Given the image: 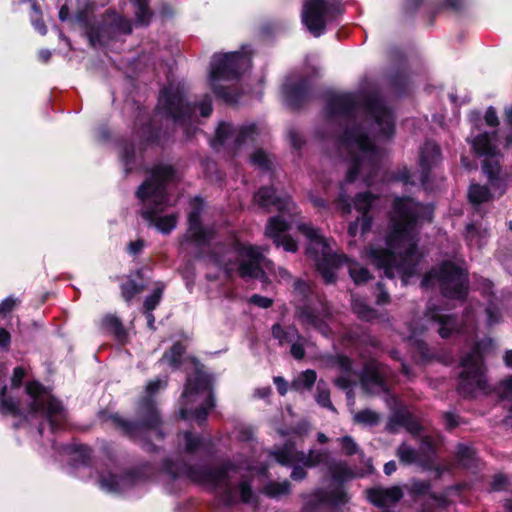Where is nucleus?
Listing matches in <instances>:
<instances>
[{"mask_svg": "<svg viewBox=\"0 0 512 512\" xmlns=\"http://www.w3.org/2000/svg\"><path fill=\"white\" fill-rule=\"evenodd\" d=\"M432 217V206L408 197L395 198L385 248L369 247L366 253L370 262L382 270L385 277L391 279L398 275L406 285L416 274L422 258L417 249L418 227L424 221L430 222Z\"/></svg>", "mask_w": 512, "mask_h": 512, "instance_id": "nucleus-1", "label": "nucleus"}, {"mask_svg": "<svg viewBox=\"0 0 512 512\" xmlns=\"http://www.w3.org/2000/svg\"><path fill=\"white\" fill-rule=\"evenodd\" d=\"M192 209L188 215V230L186 239L192 242L199 250L205 248L213 249L208 252L210 262L223 268L227 273L237 270L242 278H262L263 269L278 276L281 280L290 281L291 273L284 267H278L274 271V264L264 256L267 249L246 245L241 243L235 235L229 238L228 245L215 242V233L212 228L203 227L200 220L201 212L204 208V202L201 198H194L191 201Z\"/></svg>", "mask_w": 512, "mask_h": 512, "instance_id": "nucleus-2", "label": "nucleus"}, {"mask_svg": "<svg viewBox=\"0 0 512 512\" xmlns=\"http://www.w3.org/2000/svg\"><path fill=\"white\" fill-rule=\"evenodd\" d=\"M394 133V115L376 93L360 97L354 94V181L360 173H375L381 160L377 139H388Z\"/></svg>", "mask_w": 512, "mask_h": 512, "instance_id": "nucleus-3", "label": "nucleus"}, {"mask_svg": "<svg viewBox=\"0 0 512 512\" xmlns=\"http://www.w3.org/2000/svg\"><path fill=\"white\" fill-rule=\"evenodd\" d=\"M167 472L173 477L185 476L192 482L203 485L214 491L221 501L226 504L238 501L249 503L253 498L250 480L242 471L252 473L254 468L250 464L225 463L221 467L189 466L185 463L179 465H166Z\"/></svg>", "mask_w": 512, "mask_h": 512, "instance_id": "nucleus-4", "label": "nucleus"}, {"mask_svg": "<svg viewBox=\"0 0 512 512\" xmlns=\"http://www.w3.org/2000/svg\"><path fill=\"white\" fill-rule=\"evenodd\" d=\"M172 166L159 164L152 168L150 178L137 190V197L143 208L142 217L164 234L170 233L177 224L178 214L162 215L166 208L173 206L167 193L168 185L174 181Z\"/></svg>", "mask_w": 512, "mask_h": 512, "instance_id": "nucleus-5", "label": "nucleus"}, {"mask_svg": "<svg viewBox=\"0 0 512 512\" xmlns=\"http://www.w3.org/2000/svg\"><path fill=\"white\" fill-rule=\"evenodd\" d=\"M6 385L0 388V410L3 414L23 416L25 419L44 417L52 430L59 429L66 420L63 406L49 390L39 382H28L25 388L27 402L24 404L11 395H7Z\"/></svg>", "mask_w": 512, "mask_h": 512, "instance_id": "nucleus-6", "label": "nucleus"}, {"mask_svg": "<svg viewBox=\"0 0 512 512\" xmlns=\"http://www.w3.org/2000/svg\"><path fill=\"white\" fill-rule=\"evenodd\" d=\"M496 133H483L475 137L472 147L475 152L484 156L482 169L486 175L489 187L472 184L469 187L468 197L472 204L479 205L489 200L500 197L506 191L507 185L512 179L507 173H503L498 160Z\"/></svg>", "mask_w": 512, "mask_h": 512, "instance_id": "nucleus-7", "label": "nucleus"}, {"mask_svg": "<svg viewBox=\"0 0 512 512\" xmlns=\"http://www.w3.org/2000/svg\"><path fill=\"white\" fill-rule=\"evenodd\" d=\"M254 199L258 205L268 210L275 208L279 215L269 219L265 234L273 240L277 247L282 246L285 251L296 252L297 242L285 234L297 214L296 206L287 195H277L272 187H262L255 194Z\"/></svg>", "mask_w": 512, "mask_h": 512, "instance_id": "nucleus-8", "label": "nucleus"}, {"mask_svg": "<svg viewBox=\"0 0 512 512\" xmlns=\"http://www.w3.org/2000/svg\"><path fill=\"white\" fill-rule=\"evenodd\" d=\"M250 67L251 55L246 46L241 51L214 54L209 72V82L214 94L226 103L237 102L239 94L236 89L222 83L237 80Z\"/></svg>", "mask_w": 512, "mask_h": 512, "instance_id": "nucleus-9", "label": "nucleus"}, {"mask_svg": "<svg viewBox=\"0 0 512 512\" xmlns=\"http://www.w3.org/2000/svg\"><path fill=\"white\" fill-rule=\"evenodd\" d=\"M324 114L329 126L337 127L334 142L339 155L352 158V93L328 90L324 96Z\"/></svg>", "mask_w": 512, "mask_h": 512, "instance_id": "nucleus-10", "label": "nucleus"}, {"mask_svg": "<svg viewBox=\"0 0 512 512\" xmlns=\"http://www.w3.org/2000/svg\"><path fill=\"white\" fill-rule=\"evenodd\" d=\"M295 317L306 327L328 336L331 332V311L328 304L316 295L311 285L303 280H296L293 287Z\"/></svg>", "mask_w": 512, "mask_h": 512, "instance_id": "nucleus-11", "label": "nucleus"}, {"mask_svg": "<svg viewBox=\"0 0 512 512\" xmlns=\"http://www.w3.org/2000/svg\"><path fill=\"white\" fill-rule=\"evenodd\" d=\"M183 405L180 417L184 420L205 422L209 411L215 406L213 380L211 376L196 372L189 376L182 393Z\"/></svg>", "mask_w": 512, "mask_h": 512, "instance_id": "nucleus-12", "label": "nucleus"}, {"mask_svg": "<svg viewBox=\"0 0 512 512\" xmlns=\"http://www.w3.org/2000/svg\"><path fill=\"white\" fill-rule=\"evenodd\" d=\"M167 384L166 379L157 378L150 381L146 386V396L139 403L140 422H129L118 415L111 417L112 422L119 427L125 434L131 438L137 439L142 435L155 434L162 438L160 430V417L152 399L154 394L164 388Z\"/></svg>", "mask_w": 512, "mask_h": 512, "instance_id": "nucleus-13", "label": "nucleus"}, {"mask_svg": "<svg viewBox=\"0 0 512 512\" xmlns=\"http://www.w3.org/2000/svg\"><path fill=\"white\" fill-rule=\"evenodd\" d=\"M494 342L487 338L474 343L471 350L460 362L462 368L459 376L458 392L464 397H475L487 392V381L483 363L484 353L493 349Z\"/></svg>", "mask_w": 512, "mask_h": 512, "instance_id": "nucleus-14", "label": "nucleus"}, {"mask_svg": "<svg viewBox=\"0 0 512 512\" xmlns=\"http://www.w3.org/2000/svg\"><path fill=\"white\" fill-rule=\"evenodd\" d=\"M299 231L307 238L306 255L314 261L317 271L327 283L336 279V271L347 262L343 254L336 253L330 242L309 224H300Z\"/></svg>", "mask_w": 512, "mask_h": 512, "instance_id": "nucleus-15", "label": "nucleus"}, {"mask_svg": "<svg viewBox=\"0 0 512 512\" xmlns=\"http://www.w3.org/2000/svg\"><path fill=\"white\" fill-rule=\"evenodd\" d=\"M437 283L444 297L449 299H463L468 291V274L450 261L443 262L439 268L432 269L425 274L421 286L429 288Z\"/></svg>", "mask_w": 512, "mask_h": 512, "instance_id": "nucleus-16", "label": "nucleus"}, {"mask_svg": "<svg viewBox=\"0 0 512 512\" xmlns=\"http://www.w3.org/2000/svg\"><path fill=\"white\" fill-rule=\"evenodd\" d=\"M344 9L338 0H306L302 9V23L315 37L325 32L328 22L334 21Z\"/></svg>", "mask_w": 512, "mask_h": 512, "instance_id": "nucleus-17", "label": "nucleus"}, {"mask_svg": "<svg viewBox=\"0 0 512 512\" xmlns=\"http://www.w3.org/2000/svg\"><path fill=\"white\" fill-rule=\"evenodd\" d=\"M195 108L185 102L182 88L169 85L161 90L156 110L175 124L188 127L193 122Z\"/></svg>", "mask_w": 512, "mask_h": 512, "instance_id": "nucleus-18", "label": "nucleus"}, {"mask_svg": "<svg viewBox=\"0 0 512 512\" xmlns=\"http://www.w3.org/2000/svg\"><path fill=\"white\" fill-rule=\"evenodd\" d=\"M270 455L281 465H295L291 472L293 480H302L306 476V471L303 467L298 466V464H302L305 467H314L326 462L328 457L327 453L323 451L310 450L308 454L299 452L290 440L284 444L283 448L271 451Z\"/></svg>", "mask_w": 512, "mask_h": 512, "instance_id": "nucleus-19", "label": "nucleus"}, {"mask_svg": "<svg viewBox=\"0 0 512 512\" xmlns=\"http://www.w3.org/2000/svg\"><path fill=\"white\" fill-rule=\"evenodd\" d=\"M259 133L260 129L255 124L235 128L229 123L221 122L211 145L215 150L226 147L233 153H237L243 147L254 143Z\"/></svg>", "mask_w": 512, "mask_h": 512, "instance_id": "nucleus-20", "label": "nucleus"}, {"mask_svg": "<svg viewBox=\"0 0 512 512\" xmlns=\"http://www.w3.org/2000/svg\"><path fill=\"white\" fill-rule=\"evenodd\" d=\"M423 320L437 326L438 333L442 338L451 336L454 332L472 333L476 331L475 309L470 306L466 308L464 319L461 325L448 314L443 313V309L429 304Z\"/></svg>", "mask_w": 512, "mask_h": 512, "instance_id": "nucleus-21", "label": "nucleus"}, {"mask_svg": "<svg viewBox=\"0 0 512 512\" xmlns=\"http://www.w3.org/2000/svg\"><path fill=\"white\" fill-rule=\"evenodd\" d=\"M441 160V152L439 146L431 141H427L420 150L419 166L421 173L416 175L411 173L409 169L403 167L395 175V180L402 182L404 185H415L418 181L423 187L427 188L428 173L437 166Z\"/></svg>", "mask_w": 512, "mask_h": 512, "instance_id": "nucleus-22", "label": "nucleus"}, {"mask_svg": "<svg viewBox=\"0 0 512 512\" xmlns=\"http://www.w3.org/2000/svg\"><path fill=\"white\" fill-rule=\"evenodd\" d=\"M311 78H304L298 74L287 77L282 86V94L287 105L298 108L310 95Z\"/></svg>", "mask_w": 512, "mask_h": 512, "instance_id": "nucleus-23", "label": "nucleus"}, {"mask_svg": "<svg viewBox=\"0 0 512 512\" xmlns=\"http://www.w3.org/2000/svg\"><path fill=\"white\" fill-rule=\"evenodd\" d=\"M329 473L336 488L332 492L320 496L319 498L322 505L329 504L338 506L347 501L346 494L342 489V484L349 480L351 471L346 464L338 462L329 466Z\"/></svg>", "mask_w": 512, "mask_h": 512, "instance_id": "nucleus-24", "label": "nucleus"}, {"mask_svg": "<svg viewBox=\"0 0 512 512\" xmlns=\"http://www.w3.org/2000/svg\"><path fill=\"white\" fill-rule=\"evenodd\" d=\"M381 199L370 193H360L354 197V209L359 212V216L354 221V227L360 225L362 233L370 230L372 219L378 210Z\"/></svg>", "mask_w": 512, "mask_h": 512, "instance_id": "nucleus-25", "label": "nucleus"}, {"mask_svg": "<svg viewBox=\"0 0 512 512\" xmlns=\"http://www.w3.org/2000/svg\"><path fill=\"white\" fill-rule=\"evenodd\" d=\"M388 368L378 361L368 362L361 375V382L364 390L369 393L387 392L386 378Z\"/></svg>", "mask_w": 512, "mask_h": 512, "instance_id": "nucleus-26", "label": "nucleus"}, {"mask_svg": "<svg viewBox=\"0 0 512 512\" xmlns=\"http://www.w3.org/2000/svg\"><path fill=\"white\" fill-rule=\"evenodd\" d=\"M399 427H403L413 436L419 435L422 430L419 420L406 407L394 408L386 425L391 433H396Z\"/></svg>", "mask_w": 512, "mask_h": 512, "instance_id": "nucleus-27", "label": "nucleus"}, {"mask_svg": "<svg viewBox=\"0 0 512 512\" xmlns=\"http://www.w3.org/2000/svg\"><path fill=\"white\" fill-rule=\"evenodd\" d=\"M327 364L341 375L335 378V385L341 389L347 390L346 395L349 398L351 391L349 387L352 383L351 361L347 356L335 355L328 358Z\"/></svg>", "mask_w": 512, "mask_h": 512, "instance_id": "nucleus-28", "label": "nucleus"}, {"mask_svg": "<svg viewBox=\"0 0 512 512\" xmlns=\"http://www.w3.org/2000/svg\"><path fill=\"white\" fill-rule=\"evenodd\" d=\"M367 493L369 501L380 508L393 506L403 497L402 489L399 486L374 488L368 490Z\"/></svg>", "mask_w": 512, "mask_h": 512, "instance_id": "nucleus-29", "label": "nucleus"}, {"mask_svg": "<svg viewBox=\"0 0 512 512\" xmlns=\"http://www.w3.org/2000/svg\"><path fill=\"white\" fill-rule=\"evenodd\" d=\"M136 484V479L133 475L127 474L118 477L117 475L108 472L107 474H100L99 486L102 490L111 493H120Z\"/></svg>", "mask_w": 512, "mask_h": 512, "instance_id": "nucleus-30", "label": "nucleus"}, {"mask_svg": "<svg viewBox=\"0 0 512 512\" xmlns=\"http://www.w3.org/2000/svg\"><path fill=\"white\" fill-rule=\"evenodd\" d=\"M426 329H428L426 326H421L420 329L417 327L409 326V335L407 336V341L409 343L413 358L425 360L429 357L427 345L422 339L419 338L422 332Z\"/></svg>", "mask_w": 512, "mask_h": 512, "instance_id": "nucleus-31", "label": "nucleus"}, {"mask_svg": "<svg viewBox=\"0 0 512 512\" xmlns=\"http://www.w3.org/2000/svg\"><path fill=\"white\" fill-rule=\"evenodd\" d=\"M397 456L403 464L411 465L417 464L421 467H426V459H423L420 452L412 446L402 443L397 449Z\"/></svg>", "mask_w": 512, "mask_h": 512, "instance_id": "nucleus-32", "label": "nucleus"}, {"mask_svg": "<svg viewBox=\"0 0 512 512\" xmlns=\"http://www.w3.org/2000/svg\"><path fill=\"white\" fill-rule=\"evenodd\" d=\"M272 335L278 340L280 345L291 344L296 340H302V336L295 326L283 327L280 324H274L272 326Z\"/></svg>", "mask_w": 512, "mask_h": 512, "instance_id": "nucleus-33", "label": "nucleus"}, {"mask_svg": "<svg viewBox=\"0 0 512 512\" xmlns=\"http://www.w3.org/2000/svg\"><path fill=\"white\" fill-rule=\"evenodd\" d=\"M352 183V165L348 166L346 170V177L340 186V193L336 202L337 208L343 214L351 212L350 196L347 193L349 185Z\"/></svg>", "mask_w": 512, "mask_h": 512, "instance_id": "nucleus-34", "label": "nucleus"}, {"mask_svg": "<svg viewBox=\"0 0 512 512\" xmlns=\"http://www.w3.org/2000/svg\"><path fill=\"white\" fill-rule=\"evenodd\" d=\"M134 6L135 23L139 26L149 25L153 16L149 0H131Z\"/></svg>", "mask_w": 512, "mask_h": 512, "instance_id": "nucleus-35", "label": "nucleus"}, {"mask_svg": "<svg viewBox=\"0 0 512 512\" xmlns=\"http://www.w3.org/2000/svg\"><path fill=\"white\" fill-rule=\"evenodd\" d=\"M485 313H486V324L488 327H491L500 322L501 312H500L498 299H496V298L488 299V304L485 308Z\"/></svg>", "mask_w": 512, "mask_h": 512, "instance_id": "nucleus-36", "label": "nucleus"}, {"mask_svg": "<svg viewBox=\"0 0 512 512\" xmlns=\"http://www.w3.org/2000/svg\"><path fill=\"white\" fill-rule=\"evenodd\" d=\"M317 375L314 370L302 372L293 382L292 388L295 390L310 389L316 382Z\"/></svg>", "mask_w": 512, "mask_h": 512, "instance_id": "nucleus-37", "label": "nucleus"}, {"mask_svg": "<svg viewBox=\"0 0 512 512\" xmlns=\"http://www.w3.org/2000/svg\"><path fill=\"white\" fill-rule=\"evenodd\" d=\"M184 437L186 440V451L189 453H196L209 447L210 441L193 436L190 432H185Z\"/></svg>", "mask_w": 512, "mask_h": 512, "instance_id": "nucleus-38", "label": "nucleus"}, {"mask_svg": "<svg viewBox=\"0 0 512 512\" xmlns=\"http://www.w3.org/2000/svg\"><path fill=\"white\" fill-rule=\"evenodd\" d=\"M184 351L185 347L181 343H175L171 349L163 355L161 361L176 368L181 362Z\"/></svg>", "mask_w": 512, "mask_h": 512, "instance_id": "nucleus-39", "label": "nucleus"}, {"mask_svg": "<svg viewBox=\"0 0 512 512\" xmlns=\"http://www.w3.org/2000/svg\"><path fill=\"white\" fill-rule=\"evenodd\" d=\"M354 422L372 427L380 422V415L373 410L364 409L354 414Z\"/></svg>", "mask_w": 512, "mask_h": 512, "instance_id": "nucleus-40", "label": "nucleus"}, {"mask_svg": "<svg viewBox=\"0 0 512 512\" xmlns=\"http://www.w3.org/2000/svg\"><path fill=\"white\" fill-rule=\"evenodd\" d=\"M423 459H426V467H429L432 463L433 456L435 454V442L432 437L424 436L420 442V448L418 450Z\"/></svg>", "mask_w": 512, "mask_h": 512, "instance_id": "nucleus-41", "label": "nucleus"}, {"mask_svg": "<svg viewBox=\"0 0 512 512\" xmlns=\"http://www.w3.org/2000/svg\"><path fill=\"white\" fill-rule=\"evenodd\" d=\"M290 484L288 481L283 482H270L268 483L263 492L270 497H279L289 493Z\"/></svg>", "mask_w": 512, "mask_h": 512, "instance_id": "nucleus-42", "label": "nucleus"}, {"mask_svg": "<svg viewBox=\"0 0 512 512\" xmlns=\"http://www.w3.org/2000/svg\"><path fill=\"white\" fill-rule=\"evenodd\" d=\"M316 402L325 408L334 410V407L332 405V402L330 400V392L327 388L326 384L322 381L318 382L317 389H316Z\"/></svg>", "mask_w": 512, "mask_h": 512, "instance_id": "nucleus-43", "label": "nucleus"}, {"mask_svg": "<svg viewBox=\"0 0 512 512\" xmlns=\"http://www.w3.org/2000/svg\"><path fill=\"white\" fill-rule=\"evenodd\" d=\"M102 327L117 337L122 335L123 327L121 321L114 315H107L102 319Z\"/></svg>", "mask_w": 512, "mask_h": 512, "instance_id": "nucleus-44", "label": "nucleus"}, {"mask_svg": "<svg viewBox=\"0 0 512 512\" xmlns=\"http://www.w3.org/2000/svg\"><path fill=\"white\" fill-rule=\"evenodd\" d=\"M504 362L506 366L512 368V350L505 353ZM499 390L502 397H508L512 395V377L504 379L499 385Z\"/></svg>", "mask_w": 512, "mask_h": 512, "instance_id": "nucleus-45", "label": "nucleus"}, {"mask_svg": "<svg viewBox=\"0 0 512 512\" xmlns=\"http://www.w3.org/2000/svg\"><path fill=\"white\" fill-rule=\"evenodd\" d=\"M458 461L465 467H470L474 461V451L471 447L459 444L457 446Z\"/></svg>", "mask_w": 512, "mask_h": 512, "instance_id": "nucleus-46", "label": "nucleus"}, {"mask_svg": "<svg viewBox=\"0 0 512 512\" xmlns=\"http://www.w3.org/2000/svg\"><path fill=\"white\" fill-rule=\"evenodd\" d=\"M354 314H357V316L365 321H374L379 318L378 313L370 307L358 304L354 300Z\"/></svg>", "mask_w": 512, "mask_h": 512, "instance_id": "nucleus-47", "label": "nucleus"}, {"mask_svg": "<svg viewBox=\"0 0 512 512\" xmlns=\"http://www.w3.org/2000/svg\"><path fill=\"white\" fill-rule=\"evenodd\" d=\"M21 303L19 298L8 296L0 303V317L6 318Z\"/></svg>", "mask_w": 512, "mask_h": 512, "instance_id": "nucleus-48", "label": "nucleus"}, {"mask_svg": "<svg viewBox=\"0 0 512 512\" xmlns=\"http://www.w3.org/2000/svg\"><path fill=\"white\" fill-rule=\"evenodd\" d=\"M70 450L73 454L76 456L74 457V460H79L81 463L85 464L89 459L91 455L90 448L86 445L82 444H73L70 447Z\"/></svg>", "mask_w": 512, "mask_h": 512, "instance_id": "nucleus-49", "label": "nucleus"}, {"mask_svg": "<svg viewBox=\"0 0 512 512\" xmlns=\"http://www.w3.org/2000/svg\"><path fill=\"white\" fill-rule=\"evenodd\" d=\"M112 26L119 33L130 34L132 32L131 21L120 15H115Z\"/></svg>", "mask_w": 512, "mask_h": 512, "instance_id": "nucleus-50", "label": "nucleus"}, {"mask_svg": "<svg viewBox=\"0 0 512 512\" xmlns=\"http://www.w3.org/2000/svg\"><path fill=\"white\" fill-rule=\"evenodd\" d=\"M251 162L261 170H268L270 168V160L262 150H257L252 154Z\"/></svg>", "mask_w": 512, "mask_h": 512, "instance_id": "nucleus-51", "label": "nucleus"}, {"mask_svg": "<svg viewBox=\"0 0 512 512\" xmlns=\"http://www.w3.org/2000/svg\"><path fill=\"white\" fill-rule=\"evenodd\" d=\"M163 293V288H156L151 295L144 301L145 311H153L159 304Z\"/></svg>", "mask_w": 512, "mask_h": 512, "instance_id": "nucleus-52", "label": "nucleus"}, {"mask_svg": "<svg viewBox=\"0 0 512 512\" xmlns=\"http://www.w3.org/2000/svg\"><path fill=\"white\" fill-rule=\"evenodd\" d=\"M122 296L126 301H130L141 291V287L134 281H127L122 285Z\"/></svg>", "mask_w": 512, "mask_h": 512, "instance_id": "nucleus-53", "label": "nucleus"}, {"mask_svg": "<svg viewBox=\"0 0 512 512\" xmlns=\"http://www.w3.org/2000/svg\"><path fill=\"white\" fill-rule=\"evenodd\" d=\"M26 376V371L22 366L15 367L11 378V392L19 390L23 379Z\"/></svg>", "mask_w": 512, "mask_h": 512, "instance_id": "nucleus-54", "label": "nucleus"}, {"mask_svg": "<svg viewBox=\"0 0 512 512\" xmlns=\"http://www.w3.org/2000/svg\"><path fill=\"white\" fill-rule=\"evenodd\" d=\"M430 490V484L427 481H418L415 480L410 485V494L416 495H424L428 493Z\"/></svg>", "mask_w": 512, "mask_h": 512, "instance_id": "nucleus-55", "label": "nucleus"}, {"mask_svg": "<svg viewBox=\"0 0 512 512\" xmlns=\"http://www.w3.org/2000/svg\"><path fill=\"white\" fill-rule=\"evenodd\" d=\"M505 123L509 127V131L505 136V147L512 148V106L505 108Z\"/></svg>", "mask_w": 512, "mask_h": 512, "instance_id": "nucleus-56", "label": "nucleus"}, {"mask_svg": "<svg viewBox=\"0 0 512 512\" xmlns=\"http://www.w3.org/2000/svg\"><path fill=\"white\" fill-rule=\"evenodd\" d=\"M304 338L302 337V340H296L294 342L291 343V349H290V352H291V355L295 358V359H302L305 355V349H304Z\"/></svg>", "mask_w": 512, "mask_h": 512, "instance_id": "nucleus-57", "label": "nucleus"}, {"mask_svg": "<svg viewBox=\"0 0 512 512\" xmlns=\"http://www.w3.org/2000/svg\"><path fill=\"white\" fill-rule=\"evenodd\" d=\"M197 107L203 117H208L212 113V101L210 96L205 95L197 104Z\"/></svg>", "mask_w": 512, "mask_h": 512, "instance_id": "nucleus-58", "label": "nucleus"}, {"mask_svg": "<svg viewBox=\"0 0 512 512\" xmlns=\"http://www.w3.org/2000/svg\"><path fill=\"white\" fill-rule=\"evenodd\" d=\"M288 138L291 145L296 149L300 148L303 144V139L300 132L294 128L288 131Z\"/></svg>", "mask_w": 512, "mask_h": 512, "instance_id": "nucleus-59", "label": "nucleus"}, {"mask_svg": "<svg viewBox=\"0 0 512 512\" xmlns=\"http://www.w3.org/2000/svg\"><path fill=\"white\" fill-rule=\"evenodd\" d=\"M250 302L261 308H269L273 303L272 299L257 294L251 296Z\"/></svg>", "mask_w": 512, "mask_h": 512, "instance_id": "nucleus-60", "label": "nucleus"}, {"mask_svg": "<svg viewBox=\"0 0 512 512\" xmlns=\"http://www.w3.org/2000/svg\"><path fill=\"white\" fill-rule=\"evenodd\" d=\"M485 122L487 125L491 127H496L499 125V119L496 114V111L493 107H489L485 112Z\"/></svg>", "mask_w": 512, "mask_h": 512, "instance_id": "nucleus-61", "label": "nucleus"}, {"mask_svg": "<svg viewBox=\"0 0 512 512\" xmlns=\"http://www.w3.org/2000/svg\"><path fill=\"white\" fill-rule=\"evenodd\" d=\"M506 485H507L506 476H504L502 474H498L494 477L491 487H492L493 491H500V490L504 489L506 487Z\"/></svg>", "mask_w": 512, "mask_h": 512, "instance_id": "nucleus-62", "label": "nucleus"}, {"mask_svg": "<svg viewBox=\"0 0 512 512\" xmlns=\"http://www.w3.org/2000/svg\"><path fill=\"white\" fill-rule=\"evenodd\" d=\"M369 277L370 276H369V272L367 269H364V268L355 269L354 268V278H353L354 284L365 282L369 279Z\"/></svg>", "mask_w": 512, "mask_h": 512, "instance_id": "nucleus-63", "label": "nucleus"}, {"mask_svg": "<svg viewBox=\"0 0 512 512\" xmlns=\"http://www.w3.org/2000/svg\"><path fill=\"white\" fill-rule=\"evenodd\" d=\"M274 381V384L276 385V388L278 390V392L283 396L287 393L288 391V383L287 381L281 377V376H276L274 377L273 379Z\"/></svg>", "mask_w": 512, "mask_h": 512, "instance_id": "nucleus-64", "label": "nucleus"}]
</instances>
